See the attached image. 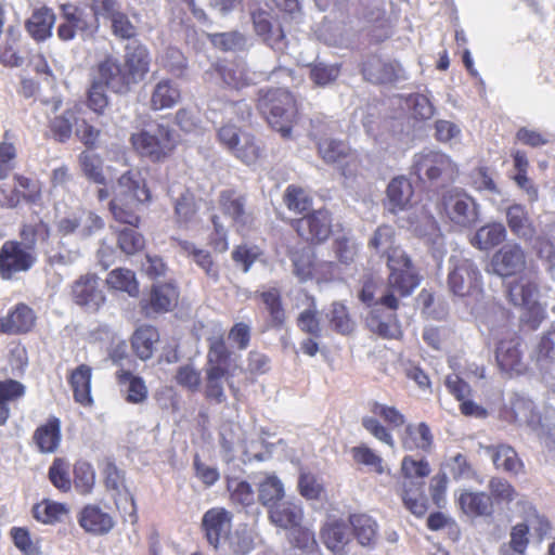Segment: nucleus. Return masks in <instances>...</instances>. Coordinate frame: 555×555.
<instances>
[{
    "instance_id": "nucleus-1",
    "label": "nucleus",
    "mask_w": 555,
    "mask_h": 555,
    "mask_svg": "<svg viewBox=\"0 0 555 555\" xmlns=\"http://www.w3.org/2000/svg\"><path fill=\"white\" fill-rule=\"evenodd\" d=\"M389 261L388 292L380 297V305L388 309V312L383 313L382 308L376 305L366 319L370 330L384 338H392L397 333L395 311L398 309L399 302L396 294L406 297L421 282L412 260L400 250H396Z\"/></svg>"
},
{
    "instance_id": "nucleus-2",
    "label": "nucleus",
    "mask_w": 555,
    "mask_h": 555,
    "mask_svg": "<svg viewBox=\"0 0 555 555\" xmlns=\"http://www.w3.org/2000/svg\"><path fill=\"white\" fill-rule=\"evenodd\" d=\"M222 337L209 341L207 361L205 365L204 393L207 400L217 404L227 401L224 384L236 396L238 388L233 383L234 371L237 367L236 359Z\"/></svg>"
},
{
    "instance_id": "nucleus-3",
    "label": "nucleus",
    "mask_w": 555,
    "mask_h": 555,
    "mask_svg": "<svg viewBox=\"0 0 555 555\" xmlns=\"http://www.w3.org/2000/svg\"><path fill=\"white\" fill-rule=\"evenodd\" d=\"M151 201L144 178L138 170H127L118 179L114 188V196L109 202V211L115 221L128 224H140L137 208Z\"/></svg>"
},
{
    "instance_id": "nucleus-4",
    "label": "nucleus",
    "mask_w": 555,
    "mask_h": 555,
    "mask_svg": "<svg viewBox=\"0 0 555 555\" xmlns=\"http://www.w3.org/2000/svg\"><path fill=\"white\" fill-rule=\"evenodd\" d=\"M257 107L272 129L280 132L283 138L291 137L297 109L294 96L287 89H260Z\"/></svg>"
},
{
    "instance_id": "nucleus-5",
    "label": "nucleus",
    "mask_w": 555,
    "mask_h": 555,
    "mask_svg": "<svg viewBox=\"0 0 555 555\" xmlns=\"http://www.w3.org/2000/svg\"><path fill=\"white\" fill-rule=\"evenodd\" d=\"M411 173L420 181L444 185L457 177L459 170L451 157L440 151L425 149L413 156Z\"/></svg>"
},
{
    "instance_id": "nucleus-6",
    "label": "nucleus",
    "mask_w": 555,
    "mask_h": 555,
    "mask_svg": "<svg viewBox=\"0 0 555 555\" xmlns=\"http://www.w3.org/2000/svg\"><path fill=\"white\" fill-rule=\"evenodd\" d=\"M130 141L134 150L152 162L165 159L175 147L173 131L165 125L151 126L133 133Z\"/></svg>"
},
{
    "instance_id": "nucleus-7",
    "label": "nucleus",
    "mask_w": 555,
    "mask_h": 555,
    "mask_svg": "<svg viewBox=\"0 0 555 555\" xmlns=\"http://www.w3.org/2000/svg\"><path fill=\"white\" fill-rule=\"evenodd\" d=\"M440 207L448 220L462 229H469L479 221V204L462 189L446 191Z\"/></svg>"
},
{
    "instance_id": "nucleus-8",
    "label": "nucleus",
    "mask_w": 555,
    "mask_h": 555,
    "mask_svg": "<svg viewBox=\"0 0 555 555\" xmlns=\"http://www.w3.org/2000/svg\"><path fill=\"white\" fill-rule=\"evenodd\" d=\"M448 266L447 284L454 296L466 297L480 292L481 273L472 259L454 254L450 256Z\"/></svg>"
},
{
    "instance_id": "nucleus-9",
    "label": "nucleus",
    "mask_w": 555,
    "mask_h": 555,
    "mask_svg": "<svg viewBox=\"0 0 555 555\" xmlns=\"http://www.w3.org/2000/svg\"><path fill=\"white\" fill-rule=\"evenodd\" d=\"M491 336L496 339L495 359L502 372L521 374L526 370V364L522 361V351L520 350V337L515 332L511 331L506 324L500 327L489 326Z\"/></svg>"
},
{
    "instance_id": "nucleus-10",
    "label": "nucleus",
    "mask_w": 555,
    "mask_h": 555,
    "mask_svg": "<svg viewBox=\"0 0 555 555\" xmlns=\"http://www.w3.org/2000/svg\"><path fill=\"white\" fill-rule=\"evenodd\" d=\"M37 262L33 246L17 241H7L0 249V276L12 280L15 274L28 272Z\"/></svg>"
},
{
    "instance_id": "nucleus-11",
    "label": "nucleus",
    "mask_w": 555,
    "mask_h": 555,
    "mask_svg": "<svg viewBox=\"0 0 555 555\" xmlns=\"http://www.w3.org/2000/svg\"><path fill=\"white\" fill-rule=\"evenodd\" d=\"M318 150L323 160L336 165L345 178L349 179L356 176L359 168V156L348 143L336 139H325L318 143Z\"/></svg>"
},
{
    "instance_id": "nucleus-12",
    "label": "nucleus",
    "mask_w": 555,
    "mask_h": 555,
    "mask_svg": "<svg viewBox=\"0 0 555 555\" xmlns=\"http://www.w3.org/2000/svg\"><path fill=\"white\" fill-rule=\"evenodd\" d=\"M506 296L509 302L528 311L534 319L543 314L539 304V282L535 276L522 275L506 287Z\"/></svg>"
},
{
    "instance_id": "nucleus-13",
    "label": "nucleus",
    "mask_w": 555,
    "mask_h": 555,
    "mask_svg": "<svg viewBox=\"0 0 555 555\" xmlns=\"http://www.w3.org/2000/svg\"><path fill=\"white\" fill-rule=\"evenodd\" d=\"M92 79L120 94L127 93L133 86L122 63L113 55H107L98 63Z\"/></svg>"
},
{
    "instance_id": "nucleus-14",
    "label": "nucleus",
    "mask_w": 555,
    "mask_h": 555,
    "mask_svg": "<svg viewBox=\"0 0 555 555\" xmlns=\"http://www.w3.org/2000/svg\"><path fill=\"white\" fill-rule=\"evenodd\" d=\"M233 515L223 507L206 511L202 518V529L210 546L219 551L223 540L231 533Z\"/></svg>"
},
{
    "instance_id": "nucleus-15",
    "label": "nucleus",
    "mask_w": 555,
    "mask_h": 555,
    "mask_svg": "<svg viewBox=\"0 0 555 555\" xmlns=\"http://www.w3.org/2000/svg\"><path fill=\"white\" fill-rule=\"evenodd\" d=\"M298 235L312 243L325 241L332 232L331 214L326 209H318L292 223Z\"/></svg>"
},
{
    "instance_id": "nucleus-16",
    "label": "nucleus",
    "mask_w": 555,
    "mask_h": 555,
    "mask_svg": "<svg viewBox=\"0 0 555 555\" xmlns=\"http://www.w3.org/2000/svg\"><path fill=\"white\" fill-rule=\"evenodd\" d=\"M103 475L105 488L113 496L116 506L120 508L121 500H125L126 502L129 501L131 508L129 513L130 521L132 524L137 522L138 514L135 500L126 485L125 470L118 468L114 462L108 461L104 466Z\"/></svg>"
},
{
    "instance_id": "nucleus-17",
    "label": "nucleus",
    "mask_w": 555,
    "mask_h": 555,
    "mask_svg": "<svg viewBox=\"0 0 555 555\" xmlns=\"http://www.w3.org/2000/svg\"><path fill=\"white\" fill-rule=\"evenodd\" d=\"M365 80L375 85L393 83L405 79L404 70L396 61H385L377 55L369 56L362 64Z\"/></svg>"
},
{
    "instance_id": "nucleus-18",
    "label": "nucleus",
    "mask_w": 555,
    "mask_h": 555,
    "mask_svg": "<svg viewBox=\"0 0 555 555\" xmlns=\"http://www.w3.org/2000/svg\"><path fill=\"white\" fill-rule=\"evenodd\" d=\"M72 296L76 305L89 311H96L105 301L104 293L100 288L99 278L91 273L81 275L74 282Z\"/></svg>"
},
{
    "instance_id": "nucleus-19",
    "label": "nucleus",
    "mask_w": 555,
    "mask_h": 555,
    "mask_svg": "<svg viewBox=\"0 0 555 555\" xmlns=\"http://www.w3.org/2000/svg\"><path fill=\"white\" fill-rule=\"evenodd\" d=\"M150 52L143 43L132 40L126 44L122 65L133 85L144 79L150 70Z\"/></svg>"
},
{
    "instance_id": "nucleus-20",
    "label": "nucleus",
    "mask_w": 555,
    "mask_h": 555,
    "mask_svg": "<svg viewBox=\"0 0 555 555\" xmlns=\"http://www.w3.org/2000/svg\"><path fill=\"white\" fill-rule=\"evenodd\" d=\"M251 21L256 34L272 50L283 52L287 48L286 37L283 28L272 22V16L264 10H257L251 13Z\"/></svg>"
},
{
    "instance_id": "nucleus-21",
    "label": "nucleus",
    "mask_w": 555,
    "mask_h": 555,
    "mask_svg": "<svg viewBox=\"0 0 555 555\" xmlns=\"http://www.w3.org/2000/svg\"><path fill=\"white\" fill-rule=\"evenodd\" d=\"M526 264L525 251L518 244H506L492 257L493 272L500 276H511L521 271Z\"/></svg>"
},
{
    "instance_id": "nucleus-22",
    "label": "nucleus",
    "mask_w": 555,
    "mask_h": 555,
    "mask_svg": "<svg viewBox=\"0 0 555 555\" xmlns=\"http://www.w3.org/2000/svg\"><path fill=\"white\" fill-rule=\"evenodd\" d=\"M36 322L35 311L26 304L20 302L9 310L5 317H0V333L21 335L31 331Z\"/></svg>"
},
{
    "instance_id": "nucleus-23",
    "label": "nucleus",
    "mask_w": 555,
    "mask_h": 555,
    "mask_svg": "<svg viewBox=\"0 0 555 555\" xmlns=\"http://www.w3.org/2000/svg\"><path fill=\"white\" fill-rule=\"evenodd\" d=\"M222 212L230 217L237 229L250 227L253 216L245 209L246 198L234 190H223L219 196Z\"/></svg>"
},
{
    "instance_id": "nucleus-24",
    "label": "nucleus",
    "mask_w": 555,
    "mask_h": 555,
    "mask_svg": "<svg viewBox=\"0 0 555 555\" xmlns=\"http://www.w3.org/2000/svg\"><path fill=\"white\" fill-rule=\"evenodd\" d=\"M78 524L86 532L94 535L107 534L115 526L111 514L96 504H88L81 508Z\"/></svg>"
},
{
    "instance_id": "nucleus-25",
    "label": "nucleus",
    "mask_w": 555,
    "mask_h": 555,
    "mask_svg": "<svg viewBox=\"0 0 555 555\" xmlns=\"http://www.w3.org/2000/svg\"><path fill=\"white\" fill-rule=\"evenodd\" d=\"M537 362L543 378L555 392V324L542 335L538 344Z\"/></svg>"
},
{
    "instance_id": "nucleus-26",
    "label": "nucleus",
    "mask_w": 555,
    "mask_h": 555,
    "mask_svg": "<svg viewBox=\"0 0 555 555\" xmlns=\"http://www.w3.org/2000/svg\"><path fill=\"white\" fill-rule=\"evenodd\" d=\"M60 10L62 18L68 21L83 39L93 37L99 30V22L85 9L73 3H62Z\"/></svg>"
},
{
    "instance_id": "nucleus-27",
    "label": "nucleus",
    "mask_w": 555,
    "mask_h": 555,
    "mask_svg": "<svg viewBox=\"0 0 555 555\" xmlns=\"http://www.w3.org/2000/svg\"><path fill=\"white\" fill-rule=\"evenodd\" d=\"M255 548V532L240 524L223 540L219 552L223 555H248Z\"/></svg>"
},
{
    "instance_id": "nucleus-28",
    "label": "nucleus",
    "mask_w": 555,
    "mask_h": 555,
    "mask_svg": "<svg viewBox=\"0 0 555 555\" xmlns=\"http://www.w3.org/2000/svg\"><path fill=\"white\" fill-rule=\"evenodd\" d=\"M506 222L511 232L518 238L529 242L535 234V227L524 205L513 204L506 208Z\"/></svg>"
},
{
    "instance_id": "nucleus-29",
    "label": "nucleus",
    "mask_w": 555,
    "mask_h": 555,
    "mask_svg": "<svg viewBox=\"0 0 555 555\" xmlns=\"http://www.w3.org/2000/svg\"><path fill=\"white\" fill-rule=\"evenodd\" d=\"M412 195L413 189L406 178H393L387 188L386 209L393 215L405 211L411 205Z\"/></svg>"
},
{
    "instance_id": "nucleus-30",
    "label": "nucleus",
    "mask_w": 555,
    "mask_h": 555,
    "mask_svg": "<svg viewBox=\"0 0 555 555\" xmlns=\"http://www.w3.org/2000/svg\"><path fill=\"white\" fill-rule=\"evenodd\" d=\"M268 511L271 522L286 530L300 525L304 517L299 503L283 501V499L269 507Z\"/></svg>"
},
{
    "instance_id": "nucleus-31",
    "label": "nucleus",
    "mask_w": 555,
    "mask_h": 555,
    "mask_svg": "<svg viewBox=\"0 0 555 555\" xmlns=\"http://www.w3.org/2000/svg\"><path fill=\"white\" fill-rule=\"evenodd\" d=\"M56 16L53 11L47 7L36 9L26 21L25 27L29 36L37 42L46 41L52 36V29Z\"/></svg>"
},
{
    "instance_id": "nucleus-32",
    "label": "nucleus",
    "mask_w": 555,
    "mask_h": 555,
    "mask_svg": "<svg viewBox=\"0 0 555 555\" xmlns=\"http://www.w3.org/2000/svg\"><path fill=\"white\" fill-rule=\"evenodd\" d=\"M513 421L519 425H527L531 430L540 429L542 416L535 411L532 400L527 397L515 395L511 401Z\"/></svg>"
},
{
    "instance_id": "nucleus-33",
    "label": "nucleus",
    "mask_w": 555,
    "mask_h": 555,
    "mask_svg": "<svg viewBox=\"0 0 555 555\" xmlns=\"http://www.w3.org/2000/svg\"><path fill=\"white\" fill-rule=\"evenodd\" d=\"M33 439L41 453H54L61 442V421L50 417L35 430Z\"/></svg>"
},
{
    "instance_id": "nucleus-34",
    "label": "nucleus",
    "mask_w": 555,
    "mask_h": 555,
    "mask_svg": "<svg viewBox=\"0 0 555 555\" xmlns=\"http://www.w3.org/2000/svg\"><path fill=\"white\" fill-rule=\"evenodd\" d=\"M173 242L183 250L188 257H191L193 261L204 271V273L217 282L219 280V268L214 262L212 256L209 250L198 248L190 241L181 238H172Z\"/></svg>"
},
{
    "instance_id": "nucleus-35",
    "label": "nucleus",
    "mask_w": 555,
    "mask_h": 555,
    "mask_svg": "<svg viewBox=\"0 0 555 555\" xmlns=\"http://www.w3.org/2000/svg\"><path fill=\"white\" fill-rule=\"evenodd\" d=\"M178 298L179 291L173 283H156L150 293V308L156 313L168 312L177 306Z\"/></svg>"
},
{
    "instance_id": "nucleus-36",
    "label": "nucleus",
    "mask_w": 555,
    "mask_h": 555,
    "mask_svg": "<svg viewBox=\"0 0 555 555\" xmlns=\"http://www.w3.org/2000/svg\"><path fill=\"white\" fill-rule=\"evenodd\" d=\"M434 443V437L429 426L422 422L417 425L409 424L402 435V447L406 451H429Z\"/></svg>"
},
{
    "instance_id": "nucleus-37",
    "label": "nucleus",
    "mask_w": 555,
    "mask_h": 555,
    "mask_svg": "<svg viewBox=\"0 0 555 555\" xmlns=\"http://www.w3.org/2000/svg\"><path fill=\"white\" fill-rule=\"evenodd\" d=\"M321 538L328 550L341 554L350 541L349 528L343 520H333L322 528Z\"/></svg>"
},
{
    "instance_id": "nucleus-38",
    "label": "nucleus",
    "mask_w": 555,
    "mask_h": 555,
    "mask_svg": "<svg viewBox=\"0 0 555 555\" xmlns=\"http://www.w3.org/2000/svg\"><path fill=\"white\" fill-rule=\"evenodd\" d=\"M506 237V229L501 222L488 223L479 228L470 238V244L480 249L489 250L501 244Z\"/></svg>"
},
{
    "instance_id": "nucleus-39",
    "label": "nucleus",
    "mask_w": 555,
    "mask_h": 555,
    "mask_svg": "<svg viewBox=\"0 0 555 555\" xmlns=\"http://www.w3.org/2000/svg\"><path fill=\"white\" fill-rule=\"evenodd\" d=\"M457 503L463 513L468 516H486L492 513L491 498L485 492L463 491Z\"/></svg>"
},
{
    "instance_id": "nucleus-40",
    "label": "nucleus",
    "mask_w": 555,
    "mask_h": 555,
    "mask_svg": "<svg viewBox=\"0 0 555 555\" xmlns=\"http://www.w3.org/2000/svg\"><path fill=\"white\" fill-rule=\"evenodd\" d=\"M486 452L491 457L494 466L498 469L517 474L522 467V463L519 460L516 451L507 444L487 447Z\"/></svg>"
},
{
    "instance_id": "nucleus-41",
    "label": "nucleus",
    "mask_w": 555,
    "mask_h": 555,
    "mask_svg": "<svg viewBox=\"0 0 555 555\" xmlns=\"http://www.w3.org/2000/svg\"><path fill=\"white\" fill-rule=\"evenodd\" d=\"M91 376V367L87 364H80L75 371H73L69 377V384L74 391V398L77 402L83 405L92 403Z\"/></svg>"
},
{
    "instance_id": "nucleus-42",
    "label": "nucleus",
    "mask_w": 555,
    "mask_h": 555,
    "mask_svg": "<svg viewBox=\"0 0 555 555\" xmlns=\"http://www.w3.org/2000/svg\"><path fill=\"white\" fill-rule=\"evenodd\" d=\"M180 90L171 80L163 79L156 83L151 96V106L155 111L175 106L180 100Z\"/></svg>"
},
{
    "instance_id": "nucleus-43",
    "label": "nucleus",
    "mask_w": 555,
    "mask_h": 555,
    "mask_svg": "<svg viewBox=\"0 0 555 555\" xmlns=\"http://www.w3.org/2000/svg\"><path fill=\"white\" fill-rule=\"evenodd\" d=\"M349 524L358 542L362 546H371L377 534V522L366 514H350Z\"/></svg>"
},
{
    "instance_id": "nucleus-44",
    "label": "nucleus",
    "mask_w": 555,
    "mask_h": 555,
    "mask_svg": "<svg viewBox=\"0 0 555 555\" xmlns=\"http://www.w3.org/2000/svg\"><path fill=\"white\" fill-rule=\"evenodd\" d=\"M259 297L269 313L271 327L281 328L285 323V309L282 304L281 292L276 287L259 293Z\"/></svg>"
},
{
    "instance_id": "nucleus-45",
    "label": "nucleus",
    "mask_w": 555,
    "mask_h": 555,
    "mask_svg": "<svg viewBox=\"0 0 555 555\" xmlns=\"http://www.w3.org/2000/svg\"><path fill=\"white\" fill-rule=\"evenodd\" d=\"M68 506L65 503L43 499L33 506V517L44 525H55L62 520V517L68 513Z\"/></svg>"
},
{
    "instance_id": "nucleus-46",
    "label": "nucleus",
    "mask_w": 555,
    "mask_h": 555,
    "mask_svg": "<svg viewBox=\"0 0 555 555\" xmlns=\"http://www.w3.org/2000/svg\"><path fill=\"white\" fill-rule=\"evenodd\" d=\"M207 38L216 49L224 52H240L247 48L246 36L237 30L207 34Z\"/></svg>"
},
{
    "instance_id": "nucleus-47",
    "label": "nucleus",
    "mask_w": 555,
    "mask_h": 555,
    "mask_svg": "<svg viewBox=\"0 0 555 555\" xmlns=\"http://www.w3.org/2000/svg\"><path fill=\"white\" fill-rule=\"evenodd\" d=\"M216 72L224 85L233 89H242L253 83V78L241 64L217 65Z\"/></svg>"
},
{
    "instance_id": "nucleus-48",
    "label": "nucleus",
    "mask_w": 555,
    "mask_h": 555,
    "mask_svg": "<svg viewBox=\"0 0 555 555\" xmlns=\"http://www.w3.org/2000/svg\"><path fill=\"white\" fill-rule=\"evenodd\" d=\"M118 382L126 387V400L129 403H142L147 398V388L142 377L133 375L130 371H121Z\"/></svg>"
},
{
    "instance_id": "nucleus-49",
    "label": "nucleus",
    "mask_w": 555,
    "mask_h": 555,
    "mask_svg": "<svg viewBox=\"0 0 555 555\" xmlns=\"http://www.w3.org/2000/svg\"><path fill=\"white\" fill-rule=\"evenodd\" d=\"M106 282L109 287L125 292L131 297L139 295V283L135 273L129 269H114L108 273Z\"/></svg>"
},
{
    "instance_id": "nucleus-50",
    "label": "nucleus",
    "mask_w": 555,
    "mask_h": 555,
    "mask_svg": "<svg viewBox=\"0 0 555 555\" xmlns=\"http://www.w3.org/2000/svg\"><path fill=\"white\" fill-rule=\"evenodd\" d=\"M44 257L48 264L52 268H66L76 263L81 254L77 248H66L64 242L60 241L56 247L44 250Z\"/></svg>"
},
{
    "instance_id": "nucleus-51",
    "label": "nucleus",
    "mask_w": 555,
    "mask_h": 555,
    "mask_svg": "<svg viewBox=\"0 0 555 555\" xmlns=\"http://www.w3.org/2000/svg\"><path fill=\"white\" fill-rule=\"evenodd\" d=\"M509 542L500 548L501 555H525L529 544V526L519 522L512 527Z\"/></svg>"
},
{
    "instance_id": "nucleus-52",
    "label": "nucleus",
    "mask_w": 555,
    "mask_h": 555,
    "mask_svg": "<svg viewBox=\"0 0 555 555\" xmlns=\"http://www.w3.org/2000/svg\"><path fill=\"white\" fill-rule=\"evenodd\" d=\"M284 486L274 475L267 476L258 487V500L267 508L284 498Z\"/></svg>"
},
{
    "instance_id": "nucleus-53",
    "label": "nucleus",
    "mask_w": 555,
    "mask_h": 555,
    "mask_svg": "<svg viewBox=\"0 0 555 555\" xmlns=\"http://www.w3.org/2000/svg\"><path fill=\"white\" fill-rule=\"evenodd\" d=\"M331 327L338 334L348 335L354 328V321L351 319L347 307L340 301H334L326 314Z\"/></svg>"
},
{
    "instance_id": "nucleus-54",
    "label": "nucleus",
    "mask_w": 555,
    "mask_h": 555,
    "mask_svg": "<svg viewBox=\"0 0 555 555\" xmlns=\"http://www.w3.org/2000/svg\"><path fill=\"white\" fill-rule=\"evenodd\" d=\"M417 233L431 249L434 258L441 259L446 253V242L436 220L427 219L425 231L418 230Z\"/></svg>"
},
{
    "instance_id": "nucleus-55",
    "label": "nucleus",
    "mask_w": 555,
    "mask_h": 555,
    "mask_svg": "<svg viewBox=\"0 0 555 555\" xmlns=\"http://www.w3.org/2000/svg\"><path fill=\"white\" fill-rule=\"evenodd\" d=\"M78 160L81 171L88 180L101 185L106 184L103 160L99 155L83 151L80 153Z\"/></svg>"
},
{
    "instance_id": "nucleus-56",
    "label": "nucleus",
    "mask_w": 555,
    "mask_h": 555,
    "mask_svg": "<svg viewBox=\"0 0 555 555\" xmlns=\"http://www.w3.org/2000/svg\"><path fill=\"white\" fill-rule=\"evenodd\" d=\"M138 225H128L115 229L120 250L127 255H134L144 247V237L137 231Z\"/></svg>"
},
{
    "instance_id": "nucleus-57",
    "label": "nucleus",
    "mask_w": 555,
    "mask_h": 555,
    "mask_svg": "<svg viewBox=\"0 0 555 555\" xmlns=\"http://www.w3.org/2000/svg\"><path fill=\"white\" fill-rule=\"evenodd\" d=\"M310 79L319 87H326L333 83L340 73V65L330 64L323 61H314L308 65Z\"/></svg>"
},
{
    "instance_id": "nucleus-58",
    "label": "nucleus",
    "mask_w": 555,
    "mask_h": 555,
    "mask_svg": "<svg viewBox=\"0 0 555 555\" xmlns=\"http://www.w3.org/2000/svg\"><path fill=\"white\" fill-rule=\"evenodd\" d=\"M77 124L78 118L76 112L69 108L51 120L50 130L56 141L64 143L69 140L73 133V127L74 125L77 126Z\"/></svg>"
},
{
    "instance_id": "nucleus-59",
    "label": "nucleus",
    "mask_w": 555,
    "mask_h": 555,
    "mask_svg": "<svg viewBox=\"0 0 555 555\" xmlns=\"http://www.w3.org/2000/svg\"><path fill=\"white\" fill-rule=\"evenodd\" d=\"M405 106L410 111L413 119L425 121L435 114V106L429 98L422 93H412L405 98Z\"/></svg>"
},
{
    "instance_id": "nucleus-60",
    "label": "nucleus",
    "mask_w": 555,
    "mask_h": 555,
    "mask_svg": "<svg viewBox=\"0 0 555 555\" xmlns=\"http://www.w3.org/2000/svg\"><path fill=\"white\" fill-rule=\"evenodd\" d=\"M393 243V229L389 225H382L376 229L369 245L379 253L387 254V266L389 267V258L396 251L400 250L409 259L410 257L400 247H392Z\"/></svg>"
},
{
    "instance_id": "nucleus-61",
    "label": "nucleus",
    "mask_w": 555,
    "mask_h": 555,
    "mask_svg": "<svg viewBox=\"0 0 555 555\" xmlns=\"http://www.w3.org/2000/svg\"><path fill=\"white\" fill-rule=\"evenodd\" d=\"M154 330L152 327H142L134 332L131 345L137 356L142 360H147L153 354Z\"/></svg>"
},
{
    "instance_id": "nucleus-62",
    "label": "nucleus",
    "mask_w": 555,
    "mask_h": 555,
    "mask_svg": "<svg viewBox=\"0 0 555 555\" xmlns=\"http://www.w3.org/2000/svg\"><path fill=\"white\" fill-rule=\"evenodd\" d=\"M353 460L364 466L371 467L375 473L382 475L385 473L384 461L366 444H360L351 449Z\"/></svg>"
},
{
    "instance_id": "nucleus-63",
    "label": "nucleus",
    "mask_w": 555,
    "mask_h": 555,
    "mask_svg": "<svg viewBox=\"0 0 555 555\" xmlns=\"http://www.w3.org/2000/svg\"><path fill=\"white\" fill-rule=\"evenodd\" d=\"M231 153L246 165L257 162L260 156V149L255 138L249 133H243L242 143L236 145Z\"/></svg>"
},
{
    "instance_id": "nucleus-64",
    "label": "nucleus",
    "mask_w": 555,
    "mask_h": 555,
    "mask_svg": "<svg viewBox=\"0 0 555 555\" xmlns=\"http://www.w3.org/2000/svg\"><path fill=\"white\" fill-rule=\"evenodd\" d=\"M284 203L289 210L301 214L309 209L311 199L304 189L292 184L285 190Z\"/></svg>"
}]
</instances>
